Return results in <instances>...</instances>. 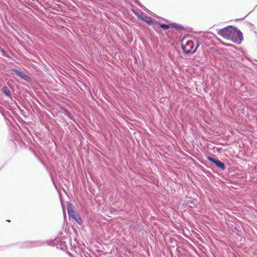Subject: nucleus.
Here are the masks:
<instances>
[{"mask_svg": "<svg viewBox=\"0 0 257 257\" xmlns=\"http://www.w3.org/2000/svg\"><path fill=\"white\" fill-rule=\"evenodd\" d=\"M0 52L2 53V54L3 56L5 57H7V58H11V57L6 52V51L2 48L0 46Z\"/></svg>", "mask_w": 257, "mask_h": 257, "instance_id": "obj_14", "label": "nucleus"}, {"mask_svg": "<svg viewBox=\"0 0 257 257\" xmlns=\"http://www.w3.org/2000/svg\"><path fill=\"white\" fill-rule=\"evenodd\" d=\"M73 219L79 225L82 224V220L81 219V216H80V215L79 214L77 213L76 216H74V218H73Z\"/></svg>", "mask_w": 257, "mask_h": 257, "instance_id": "obj_13", "label": "nucleus"}, {"mask_svg": "<svg viewBox=\"0 0 257 257\" xmlns=\"http://www.w3.org/2000/svg\"><path fill=\"white\" fill-rule=\"evenodd\" d=\"M2 108V106L0 105V108Z\"/></svg>", "mask_w": 257, "mask_h": 257, "instance_id": "obj_19", "label": "nucleus"}, {"mask_svg": "<svg viewBox=\"0 0 257 257\" xmlns=\"http://www.w3.org/2000/svg\"><path fill=\"white\" fill-rule=\"evenodd\" d=\"M12 71L15 73L16 74H17L18 76H19L22 79H24V80L30 82L31 81V78L28 75L24 74L22 72L20 71L17 69L13 68L12 69Z\"/></svg>", "mask_w": 257, "mask_h": 257, "instance_id": "obj_5", "label": "nucleus"}, {"mask_svg": "<svg viewBox=\"0 0 257 257\" xmlns=\"http://www.w3.org/2000/svg\"><path fill=\"white\" fill-rule=\"evenodd\" d=\"M57 248L65 251L67 249V246L64 241L61 240L57 244Z\"/></svg>", "mask_w": 257, "mask_h": 257, "instance_id": "obj_9", "label": "nucleus"}, {"mask_svg": "<svg viewBox=\"0 0 257 257\" xmlns=\"http://www.w3.org/2000/svg\"><path fill=\"white\" fill-rule=\"evenodd\" d=\"M2 91L3 93L9 98L12 99V96L11 94V92L9 88L6 86L4 85L2 88Z\"/></svg>", "mask_w": 257, "mask_h": 257, "instance_id": "obj_8", "label": "nucleus"}, {"mask_svg": "<svg viewBox=\"0 0 257 257\" xmlns=\"http://www.w3.org/2000/svg\"><path fill=\"white\" fill-rule=\"evenodd\" d=\"M217 33L224 38L230 40L236 44H240L243 40L242 33L233 26H228L219 29Z\"/></svg>", "mask_w": 257, "mask_h": 257, "instance_id": "obj_1", "label": "nucleus"}, {"mask_svg": "<svg viewBox=\"0 0 257 257\" xmlns=\"http://www.w3.org/2000/svg\"><path fill=\"white\" fill-rule=\"evenodd\" d=\"M247 16H248V14L246 15L245 16H244V17L243 18H240V19H238V20H243V19H244V18H245ZM236 20H238V19H236Z\"/></svg>", "mask_w": 257, "mask_h": 257, "instance_id": "obj_17", "label": "nucleus"}, {"mask_svg": "<svg viewBox=\"0 0 257 257\" xmlns=\"http://www.w3.org/2000/svg\"><path fill=\"white\" fill-rule=\"evenodd\" d=\"M171 28H175L178 31H182L184 29L183 26L176 23H171Z\"/></svg>", "mask_w": 257, "mask_h": 257, "instance_id": "obj_11", "label": "nucleus"}, {"mask_svg": "<svg viewBox=\"0 0 257 257\" xmlns=\"http://www.w3.org/2000/svg\"><path fill=\"white\" fill-rule=\"evenodd\" d=\"M134 14L139 18L140 19V18H142L143 17V15L141 14V15L140 14V13L137 10H132Z\"/></svg>", "mask_w": 257, "mask_h": 257, "instance_id": "obj_15", "label": "nucleus"}, {"mask_svg": "<svg viewBox=\"0 0 257 257\" xmlns=\"http://www.w3.org/2000/svg\"><path fill=\"white\" fill-rule=\"evenodd\" d=\"M71 205H72V204H70L68 206L67 211H68L69 216L73 218H74V216H76L77 214L73 210V208L71 206Z\"/></svg>", "mask_w": 257, "mask_h": 257, "instance_id": "obj_10", "label": "nucleus"}, {"mask_svg": "<svg viewBox=\"0 0 257 257\" xmlns=\"http://www.w3.org/2000/svg\"><path fill=\"white\" fill-rule=\"evenodd\" d=\"M199 46L198 42L195 38V41L188 40L185 45L182 46V49L184 54L191 55L196 52Z\"/></svg>", "mask_w": 257, "mask_h": 257, "instance_id": "obj_2", "label": "nucleus"}, {"mask_svg": "<svg viewBox=\"0 0 257 257\" xmlns=\"http://www.w3.org/2000/svg\"><path fill=\"white\" fill-rule=\"evenodd\" d=\"M44 243L45 242L42 240L27 241L21 243L19 246L22 248H33L40 246Z\"/></svg>", "mask_w": 257, "mask_h": 257, "instance_id": "obj_3", "label": "nucleus"}, {"mask_svg": "<svg viewBox=\"0 0 257 257\" xmlns=\"http://www.w3.org/2000/svg\"><path fill=\"white\" fill-rule=\"evenodd\" d=\"M141 13L143 15H144V16H143L142 18H140V20H143L150 25L153 24V21L150 17H148L145 13L143 12H141Z\"/></svg>", "mask_w": 257, "mask_h": 257, "instance_id": "obj_7", "label": "nucleus"}, {"mask_svg": "<svg viewBox=\"0 0 257 257\" xmlns=\"http://www.w3.org/2000/svg\"><path fill=\"white\" fill-rule=\"evenodd\" d=\"M4 109V108L2 106V108H0V112H2V111Z\"/></svg>", "mask_w": 257, "mask_h": 257, "instance_id": "obj_18", "label": "nucleus"}, {"mask_svg": "<svg viewBox=\"0 0 257 257\" xmlns=\"http://www.w3.org/2000/svg\"><path fill=\"white\" fill-rule=\"evenodd\" d=\"M207 159L209 161L213 163L218 169H220L221 170L224 171L225 170L226 168L225 164L221 161L211 156H208Z\"/></svg>", "mask_w": 257, "mask_h": 257, "instance_id": "obj_4", "label": "nucleus"}, {"mask_svg": "<svg viewBox=\"0 0 257 257\" xmlns=\"http://www.w3.org/2000/svg\"><path fill=\"white\" fill-rule=\"evenodd\" d=\"M61 109L62 110L63 112L65 115L67 116L73 122H76V120L75 119L74 115L71 113L69 112V111L65 107H62Z\"/></svg>", "mask_w": 257, "mask_h": 257, "instance_id": "obj_6", "label": "nucleus"}, {"mask_svg": "<svg viewBox=\"0 0 257 257\" xmlns=\"http://www.w3.org/2000/svg\"><path fill=\"white\" fill-rule=\"evenodd\" d=\"M157 23L159 25V27L164 30H166L169 28H171V23L169 24H166L164 23H161L159 22H157Z\"/></svg>", "mask_w": 257, "mask_h": 257, "instance_id": "obj_12", "label": "nucleus"}, {"mask_svg": "<svg viewBox=\"0 0 257 257\" xmlns=\"http://www.w3.org/2000/svg\"><path fill=\"white\" fill-rule=\"evenodd\" d=\"M196 200L195 199H193L191 200H189L187 202V203L188 204H193L194 205H195V202L196 201Z\"/></svg>", "mask_w": 257, "mask_h": 257, "instance_id": "obj_16", "label": "nucleus"}]
</instances>
